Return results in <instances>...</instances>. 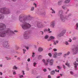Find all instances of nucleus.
<instances>
[{"mask_svg": "<svg viewBox=\"0 0 78 78\" xmlns=\"http://www.w3.org/2000/svg\"><path fill=\"white\" fill-rule=\"evenodd\" d=\"M57 67L59 70H61V68L59 66H58Z\"/></svg>", "mask_w": 78, "mask_h": 78, "instance_id": "e433bc0d", "label": "nucleus"}, {"mask_svg": "<svg viewBox=\"0 0 78 78\" xmlns=\"http://www.w3.org/2000/svg\"><path fill=\"white\" fill-rule=\"evenodd\" d=\"M13 75H16V72H13Z\"/></svg>", "mask_w": 78, "mask_h": 78, "instance_id": "052dcab7", "label": "nucleus"}, {"mask_svg": "<svg viewBox=\"0 0 78 78\" xmlns=\"http://www.w3.org/2000/svg\"><path fill=\"white\" fill-rule=\"evenodd\" d=\"M63 13V11L62 10H59L58 12V16H60V19L63 22H64L66 19H65V17H64V16L62 15Z\"/></svg>", "mask_w": 78, "mask_h": 78, "instance_id": "20e7f679", "label": "nucleus"}, {"mask_svg": "<svg viewBox=\"0 0 78 78\" xmlns=\"http://www.w3.org/2000/svg\"><path fill=\"white\" fill-rule=\"evenodd\" d=\"M53 50L54 51H57V49L55 48L53 49Z\"/></svg>", "mask_w": 78, "mask_h": 78, "instance_id": "3c124183", "label": "nucleus"}, {"mask_svg": "<svg viewBox=\"0 0 78 78\" xmlns=\"http://www.w3.org/2000/svg\"><path fill=\"white\" fill-rule=\"evenodd\" d=\"M34 5H35V7H36L37 5V4H36L35 3H34Z\"/></svg>", "mask_w": 78, "mask_h": 78, "instance_id": "603ef678", "label": "nucleus"}, {"mask_svg": "<svg viewBox=\"0 0 78 78\" xmlns=\"http://www.w3.org/2000/svg\"><path fill=\"white\" fill-rule=\"evenodd\" d=\"M55 23L56 22L55 21H52L51 23L50 27H52V28H54V27H55Z\"/></svg>", "mask_w": 78, "mask_h": 78, "instance_id": "f8f14e48", "label": "nucleus"}, {"mask_svg": "<svg viewBox=\"0 0 78 78\" xmlns=\"http://www.w3.org/2000/svg\"><path fill=\"white\" fill-rule=\"evenodd\" d=\"M49 56H50V57H51V56H52V55H51V53H49Z\"/></svg>", "mask_w": 78, "mask_h": 78, "instance_id": "8fccbe9b", "label": "nucleus"}, {"mask_svg": "<svg viewBox=\"0 0 78 78\" xmlns=\"http://www.w3.org/2000/svg\"><path fill=\"white\" fill-rule=\"evenodd\" d=\"M76 61L77 62H78V58H77L76 59Z\"/></svg>", "mask_w": 78, "mask_h": 78, "instance_id": "338daca9", "label": "nucleus"}, {"mask_svg": "<svg viewBox=\"0 0 78 78\" xmlns=\"http://www.w3.org/2000/svg\"><path fill=\"white\" fill-rule=\"evenodd\" d=\"M72 39H71L69 38V40L68 41V42H72Z\"/></svg>", "mask_w": 78, "mask_h": 78, "instance_id": "de8ad7c7", "label": "nucleus"}, {"mask_svg": "<svg viewBox=\"0 0 78 78\" xmlns=\"http://www.w3.org/2000/svg\"><path fill=\"white\" fill-rule=\"evenodd\" d=\"M65 64L66 66H67L68 67H70V66L69 63H68V62H67Z\"/></svg>", "mask_w": 78, "mask_h": 78, "instance_id": "bb28decb", "label": "nucleus"}, {"mask_svg": "<svg viewBox=\"0 0 78 78\" xmlns=\"http://www.w3.org/2000/svg\"><path fill=\"white\" fill-rule=\"evenodd\" d=\"M34 54H35V53H34V52H33L32 53V57H33V58H34V56H35V55H34Z\"/></svg>", "mask_w": 78, "mask_h": 78, "instance_id": "2f4dec72", "label": "nucleus"}, {"mask_svg": "<svg viewBox=\"0 0 78 78\" xmlns=\"http://www.w3.org/2000/svg\"><path fill=\"white\" fill-rule=\"evenodd\" d=\"M41 15H45V12H41Z\"/></svg>", "mask_w": 78, "mask_h": 78, "instance_id": "c756f323", "label": "nucleus"}, {"mask_svg": "<svg viewBox=\"0 0 78 78\" xmlns=\"http://www.w3.org/2000/svg\"><path fill=\"white\" fill-rule=\"evenodd\" d=\"M45 27V26L42 23L38 22L37 24V27L38 28H43Z\"/></svg>", "mask_w": 78, "mask_h": 78, "instance_id": "39448f33", "label": "nucleus"}, {"mask_svg": "<svg viewBox=\"0 0 78 78\" xmlns=\"http://www.w3.org/2000/svg\"><path fill=\"white\" fill-rule=\"evenodd\" d=\"M23 53L24 54L25 53V51H26V50L23 49Z\"/></svg>", "mask_w": 78, "mask_h": 78, "instance_id": "37998d69", "label": "nucleus"}, {"mask_svg": "<svg viewBox=\"0 0 78 78\" xmlns=\"http://www.w3.org/2000/svg\"><path fill=\"white\" fill-rule=\"evenodd\" d=\"M34 64V67H35V66H36V64H37L36 63V62H34L33 63Z\"/></svg>", "mask_w": 78, "mask_h": 78, "instance_id": "09e8293b", "label": "nucleus"}, {"mask_svg": "<svg viewBox=\"0 0 78 78\" xmlns=\"http://www.w3.org/2000/svg\"><path fill=\"white\" fill-rule=\"evenodd\" d=\"M71 0H66L64 2V3H65V4H67L68 3H69L70 2Z\"/></svg>", "mask_w": 78, "mask_h": 78, "instance_id": "dca6fc26", "label": "nucleus"}, {"mask_svg": "<svg viewBox=\"0 0 78 78\" xmlns=\"http://www.w3.org/2000/svg\"><path fill=\"white\" fill-rule=\"evenodd\" d=\"M53 57L54 58H57V55H53Z\"/></svg>", "mask_w": 78, "mask_h": 78, "instance_id": "a19ab883", "label": "nucleus"}, {"mask_svg": "<svg viewBox=\"0 0 78 78\" xmlns=\"http://www.w3.org/2000/svg\"><path fill=\"white\" fill-rule=\"evenodd\" d=\"M4 19V16L2 15H0V19Z\"/></svg>", "mask_w": 78, "mask_h": 78, "instance_id": "393cba45", "label": "nucleus"}, {"mask_svg": "<svg viewBox=\"0 0 78 78\" xmlns=\"http://www.w3.org/2000/svg\"><path fill=\"white\" fill-rule=\"evenodd\" d=\"M49 62L50 65V66H52V65H53V60H50Z\"/></svg>", "mask_w": 78, "mask_h": 78, "instance_id": "a211bd4d", "label": "nucleus"}, {"mask_svg": "<svg viewBox=\"0 0 78 78\" xmlns=\"http://www.w3.org/2000/svg\"><path fill=\"white\" fill-rule=\"evenodd\" d=\"M49 31V28L48 29H45L44 30V32H46V31Z\"/></svg>", "mask_w": 78, "mask_h": 78, "instance_id": "a878e982", "label": "nucleus"}, {"mask_svg": "<svg viewBox=\"0 0 78 78\" xmlns=\"http://www.w3.org/2000/svg\"><path fill=\"white\" fill-rule=\"evenodd\" d=\"M51 13H52V14H53V13H54V14H55V11L54 10H52Z\"/></svg>", "mask_w": 78, "mask_h": 78, "instance_id": "58836bf2", "label": "nucleus"}, {"mask_svg": "<svg viewBox=\"0 0 78 78\" xmlns=\"http://www.w3.org/2000/svg\"><path fill=\"white\" fill-rule=\"evenodd\" d=\"M55 39V37L53 36H51L50 37L49 41L51 40V39Z\"/></svg>", "mask_w": 78, "mask_h": 78, "instance_id": "4be33fe9", "label": "nucleus"}, {"mask_svg": "<svg viewBox=\"0 0 78 78\" xmlns=\"http://www.w3.org/2000/svg\"><path fill=\"white\" fill-rule=\"evenodd\" d=\"M62 8L63 9H67V7H66V5H64L63 6H62Z\"/></svg>", "mask_w": 78, "mask_h": 78, "instance_id": "aec40b11", "label": "nucleus"}, {"mask_svg": "<svg viewBox=\"0 0 78 78\" xmlns=\"http://www.w3.org/2000/svg\"><path fill=\"white\" fill-rule=\"evenodd\" d=\"M3 46L5 48H8L9 47V45H8V43L7 42H4Z\"/></svg>", "mask_w": 78, "mask_h": 78, "instance_id": "ddd939ff", "label": "nucleus"}, {"mask_svg": "<svg viewBox=\"0 0 78 78\" xmlns=\"http://www.w3.org/2000/svg\"><path fill=\"white\" fill-rule=\"evenodd\" d=\"M70 54V51H68L67 53L63 55V57L64 58H66V56H67L68 55H69V54Z\"/></svg>", "mask_w": 78, "mask_h": 78, "instance_id": "f3484780", "label": "nucleus"}, {"mask_svg": "<svg viewBox=\"0 0 78 78\" xmlns=\"http://www.w3.org/2000/svg\"><path fill=\"white\" fill-rule=\"evenodd\" d=\"M48 37H49V36L47 35H46L44 37V38L45 39H47L48 38Z\"/></svg>", "mask_w": 78, "mask_h": 78, "instance_id": "b1692460", "label": "nucleus"}, {"mask_svg": "<svg viewBox=\"0 0 78 78\" xmlns=\"http://www.w3.org/2000/svg\"><path fill=\"white\" fill-rule=\"evenodd\" d=\"M14 33L10 29H6L4 31H0V37H4L6 35H8L10 36H12L14 34Z\"/></svg>", "mask_w": 78, "mask_h": 78, "instance_id": "f03ea898", "label": "nucleus"}, {"mask_svg": "<svg viewBox=\"0 0 78 78\" xmlns=\"http://www.w3.org/2000/svg\"><path fill=\"white\" fill-rule=\"evenodd\" d=\"M27 61L28 62H30V58H28L27 59Z\"/></svg>", "mask_w": 78, "mask_h": 78, "instance_id": "bf43d9fd", "label": "nucleus"}, {"mask_svg": "<svg viewBox=\"0 0 78 78\" xmlns=\"http://www.w3.org/2000/svg\"><path fill=\"white\" fill-rule=\"evenodd\" d=\"M73 64L74 65L75 67V70H77V69H76V67H77V66H78V63H76V62H73Z\"/></svg>", "mask_w": 78, "mask_h": 78, "instance_id": "4468645a", "label": "nucleus"}, {"mask_svg": "<svg viewBox=\"0 0 78 78\" xmlns=\"http://www.w3.org/2000/svg\"><path fill=\"white\" fill-rule=\"evenodd\" d=\"M6 29V26L3 23H0V31H3Z\"/></svg>", "mask_w": 78, "mask_h": 78, "instance_id": "423d86ee", "label": "nucleus"}, {"mask_svg": "<svg viewBox=\"0 0 78 78\" xmlns=\"http://www.w3.org/2000/svg\"><path fill=\"white\" fill-rule=\"evenodd\" d=\"M36 78H43V77H42V76H39L37 77Z\"/></svg>", "mask_w": 78, "mask_h": 78, "instance_id": "a18cd8bd", "label": "nucleus"}, {"mask_svg": "<svg viewBox=\"0 0 78 78\" xmlns=\"http://www.w3.org/2000/svg\"><path fill=\"white\" fill-rule=\"evenodd\" d=\"M5 58L6 59H7V60H10V59H11V58H8V57H6Z\"/></svg>", "mask_w": 78, "mask_h": 78, "instance_id": "79ce46f5", "label": "nucleus"}, {"mask_svg": "<svg viewBox=\"0 0 78 78\" xmlns=\"http://www.w3.org/2000/svg\"><path fill=\"white\" fill-rule=\"evenodd\" d=\"M65 44H66V45H69L67 41H65Z\"/></svg>", "mask_w": 78, "mask_h": 78, "instance_id": "473e14b6", "label": "nucleus"}, {"mask_svg": "<svg viewBox=\"0 0 78 78\" xmlns=\"http://www.w3.org/2000/svg\"><path fill=\"white\" fill-rule=\"evenodd\" d=\"M31 73L34 75V74L36 73V71L35 70H33L31 71Z\"/></svg>", "mask_w": 78, "mask_h": 78, "instance_id": "6ab92c4d", "label": "nucleus"}, {"mask_svg": "<svg viewBox=\"0 0 78 78\" xmlns=\"http://www.w3.org/2000/svg\"><path fill=\"white\" fill-rule=\"evenodd\" d=\"M69 9H68L67 10V11L66 12V14H67V12H69Z\"/></svg>", "mask_w": 78, "mask_h": 78, "instance_id": "6e6d98bb", "label": "nucleus"}, {"mask_svg": "<svg viewBox=\"0 0 78 78\" xmlns=\"http://www.w3.org/2000/svg\"><path fill=\"white\" fill-rule=\"evenodd\" d=\"M72 15L71 14L69 13L67 17H65V22H66V20H70L71 18H69V17H70V16H71Z\"/></svg>", "mask_w": 78, "mask_h": 78, "instance_id": "9d476101", "label": "nucleus"}, {"mask_svg": "<svg viewBox=\"0 0 78 78\" xmlns=\"http://www.w3.org/2000/svg\"><path fill=\"white\" fill-rule=\"evenodd\" d=\"M41 34L43 35L44 34V32L42 31H41Z\"/></svg>", "mask_w": 78, "mask_h": 78, "instance_id": "13d9d810", "label": "nucleus"}, {"mask_svg": "<svg viewBox=\"0 0 78 78\" xmlns=\"http://www.w3.org/2000/svg\"><path fill=\"white\" fill-rule=\"evenodd\" d=\"M62 55V53L60 52V53H57V56H61V55Z\"/></svg>", "mask_w": 78, "mask_h": 78, "instance_id": "c85d7f7f", "label": "nucleus"}, {"mask_svg": "<svg viewBox=\"0 0 78 78\" xmlns=\"http://www.w3.org/2000/svg\"><path fill=\"white\" fill-rule=\"evenodd\" d=\"M17 59H18V60H20V57H18Z\"/></svg>", "mask_w": 78, "mask_h": 78, "instance_id": "0e129e2a", "label": "nucleus"}, {"mask_svg": "<svg viewBox=\"0 0 78 78\" xmlns=\"http://www.w3.org/2000/svg\"><path fill=\"white\" fill-rule=\"evenodd\" d=\"M73 40H74V41H75V40H76V37H73Z\"/></svg>", "mask_w": 78, "mask_h": 78, "instance_id": "c03bdc74", "label": "nucleus"}, {"mask_svg": "<svg viewBox=\"0 0 78 78\" xmlns=\"http://www.w3.org/2000/svg\"><path fill=\"white\" fill-rule=\"evenodd\" d=\"M19 20L20 22L23 23L21 24V27L23 30H27L31 27V25L28 23H26L27 22L31 21L33 20V18L31 17L30 15H28L27 16H20Z\"/></svg>", "mask_w": 78, "mask_h": 78, "instance_id": "f257e3e1", "label": "nucleus"}, {"mask_svg": "<svg viewBox=\"0 0 78 78\" xmlns=\"http://www.w3.org/2000/svg\"><path fill=\"white\" fill-rule=\"evenodd\" d=\"M38 50L39 51L41 52V51H43V48H38Z\"/></svg>", "mask_w": 78, "mask_h": 78, "instance_id": "412c9836", "label": "nucleus"}, {"mask_svg": "<svg viewBox=\"0 0 78 78\" xmlns=\"http://www.w3.org/2000/svg\"><path fill=\"white\" fill-rule=\"evenodd\" d=\"M53 55H57V56H58V53L56 52H54V53Z\"/></svg>", "mask_w": 78, "mask_h": 78, "instance_id": "c9c22d12", "label": "nucleus"}, {"mask_svg": "<svg viewBox=\"0 0 78 78\" xmlns=\"http://www.w3.org/2000/svg\"><path fill=\"white\" fill-rule=\"evenodd\" d=\"M24 37L25 39H28L30 38V37L28 35V32H25L24 34Z\"/></svg>", "mask_w": 78, "mask_h": 78, "instance_id": "0eeeda50", "label": "nucleus"}, {"mask_svg": "<svg viewBox=\"0 0 78 78\" xmlns=\"http://www.w3.org/2000/svg\"><path fill=\"white\" fill-rule=\"evenodd\" d=\"M0 12L4 14H8L10 13V11L7 8H2L0 9Z\"/></svg>", "mask_w": 78, "mask_h": 78, "instance_id": "7ed1b4c3", "label": "nucleus"}, {"mask_svg": "<svg viewBox=\"0 0 78 78\" xmlns=\"http://www.w3.org/2000/svg\"><path fill=\"white\" fill-rule=\"evenodd\" d=\"M42 61L45 66H47L48 64V62H49V58H47L46 59V61H47L46 62H45V60L43 59L42 60Z\"/></svg>", "mask_w": 78, "mask_h": 78, "instance_id": "1a4fd4ad", "label": "nucleus"}, {"mask_svg": "<svg viewBox=\"0 0 78 78\" xmlns=\"http://www.w3.org/2000/svg\"><path fill=\"white\" fill-rule=\"evenodd\" d=\"M70 73L71 74V75H73V74H74V73H73V72L72 71H70Z\"/></svg>", "mask_w": 78, "mask_h": 78, "instance_id": "ea45409f", "label": "nucleus"}, {"mask_svg": "<svg viewBox=\"0 0 78 78\" xmlns=\"http://www.w3.org/2000/svg\"><path fill=\"white\" fill-rule=\"evenodd\" d=\"M19 77L20 78H23V75H20Z\"/></svg>", "mask_w": 78, "mask_h": 78, "instance_id": "72a5a7b5", "label": "nucleus"}, {"mask_svg": "<svg viewBox=\"0 0 78 78\" xmlns=\"http://www.w3.org/2000/svg\"><path fill=\"white\" fill-rule=\"evenodd\" d=\"M78 52V46L75 48H74L73 49V55H76Z\"/></svg>", "mask_w": 78, "mask_h": 78, "instance_id": "6e6552de", "label": "nucleus"}, {"mask_svg": "<svg viewBox=\"0 0 78 78\" xmlns=\"http://www.w3.org/2000/svg\"><path fill=\"white\" fill-rule=\"evenodd\" d=\"M65 34V32L62 31L58 35H57V37H61L64 35Z\"/></svg>", "mask_w": 78, "mask_h": 78, "instance_id": "9b49d317", "label": "nucleus"}, {"mask_svg": "<svg viewBox=\"0 0 78 78\" xmlns=\"http://www.w3.org/2000/svg\"><path fill=\"white\" fill-rule=\"evenodd\" d=\"M43 70L44 72H47V70H46V69H43Z\"/></svg>", "mask_w": 78, "mask_h": 78, "instance_id": "864d4df0", "label": "nucleus"}, {"mask_svg": "<svg viewBox=\"0 0 78 78\" xmlns=\"http://www.w3.org/2000/svg\"><path fill=\"white\" fill-rule=\"evenodd\" d=\"M63 2V1L62 0H60L58 2V6H60L62 5V3Z\"/></svg>", "mask_w": 78, "mask_h": 78, "instance_id": "2eb2a0df", "label": "nucleus"}, {"mask_svg": "<svg viewBox=\"0 0 78 78\" xmlns=\"http://www.w3.org/2000/svg\"><path fill=\"white\" fill-rule=\"evenodd\" d=\"M2 74H3V73H2V72H0V75H2Z\"/></svg>", "mask_w": 78, "mask_h": 78, "instance_id": "69168bd1", "label": "nucleus"}, {"mask_svg": "<svg viewBox=\"0 0 78 78\" xmlns=\"http://www.w3.org/2000/svg\"><path fill=\"white\" fill-rule=\"evenodd\" d=\"M53 42H54V45H56V42H55V41L54 40L53 41Z\"/></svg>", "mask_w": 78, "mask_h": 78, "instance_id": "4c0bfd02", "label": "nucleus"}, {"mask_svg": "<svg viewBox=\"0 0 78 78\" xmlns=\"http://www.w3.org/2000/svg\"><path fill=\"white\" fill-rule=\"evenodd\" d=\"M76 30H78V23H76Z\"/></svg>", "mask_w": 78, "mask_h": 78, "instance_id": "7c9ffc66", "label": "nucleus"}, {"mask_svg": "<svg viewBox=\"0 0 78 78\" xmlns=\"http://www.w3.org/2000/svg\"><path fill=\"white\" fill-rule=\"evenodd\" d=\"M24 71H22V74L23 75H25V73H24Z\"/></svg>", "mask_w": 78, "mask_h": 78, "instance_id": "49530a36", "label": "nucleus"}, {"mask_svg": "<svg viewBox=\"0 0 78 78\" xmlns=\"http://www.w3.org/2000/svg\"><path fill=\"white\" fill-rule=\"evenodd\" d=\"M63 67L64 69H66V66H65V65H63Z\"/></svg>", "mask_w": 78, "mask_h": 78, "instance_id": "4d7b16f0", "label": "nucleus"}, {"mask_svg": "<svg viewBox=\"0 0 78 78\" xmlns=\"http://www.w3.org/2000/svg\"><path fill=\"white\" fill-rule=\"evenodd\" d=\"M75 6L77 8L78 6V4H76V5H75Z\"/></svg>", "mask_w": 78, "mask_h": 78, "instance_id": "774afa93", "label": "nucleus"}, {"mask_svg": "<svg viewBox=\"0 0 78 78\" xmlns=\"http://www.w3.org/2000/svg\"><path fill=\"white\" fill-rule=\"evenodd\" d=\"M55 42H56L57 44H58V42H59V41L58 40H56L55 41Z\"/></svg>", "mask_w": 78, "mask_h": 78, "instance_id": "680f3d73", "label": "nucleus"}, {"mask_svg": "<svg viewBox=\"0 0 78 78\" xmlns=\"http://www.w3.org/2000/svg\"><path fill=\"white\" fill-rule=\"evenodd\" d=\"M26 48L27 50H28V49H29V47H26Z\"/></svg>", "mask_w": 78, "mask_h": 78, "instance_id": "e2e57ef3", "label": "nucleus"}, {"mask_svg": "<svg viewBox=\"0 0 78 78\" xmlns=\"http://www.w3.org/2000/svg\"><path fill=\"white\" fill-rule=\"evenodd\" d=\"M34 9V7H32L31 9V11H33Z\"/></svg>", "mask_w": 78, "mask_h": 78, "instance_id": "f704fd0d", "label": "nucleus"}, {"mask_svg": "<svg viewBox=\"0 0 78 78\" xmlns=\"http://www.w3.org/2000/svg\"><path fill=\"white\" fill-rule=\"evenodd\" d=\"M55 73V71L54 70L52 71L51 72V74L52 75H54Z\"/></svg>", "mask_w": 78, "mask_h": 78, "instance_id": "5701e85b", "label": "nucleus"}, {"mask_svg": "<svg viewBox=\"0 0 78 78\" xmlns=\"http://www.w3.org/2000/svg\"><path fill=\"white\" fill-rule=\"evenodd\" d=\"M28 71H29V70H30V69L29 68H27L26 69Z\"/></svg>", "mask_w": 78, "mask_h": 78, "instance_id": "5fc2aeb1", "label": "nucleus"}, {"mask_svg": "<svg viewBox=\"0 0 78 78\" xmlns=\"http://www.w3.org/2000/svg\"><path fill=\"white\" fill-rule=\"evenodd\" d=\"M13 69H14L15 70H17V67H16V66H14L13 67Z\"/></svg>", "mask_w": 78, "mask_h": 78, "instance_id": "cd10ccee", "label": "nucleus"}]
</instances>
